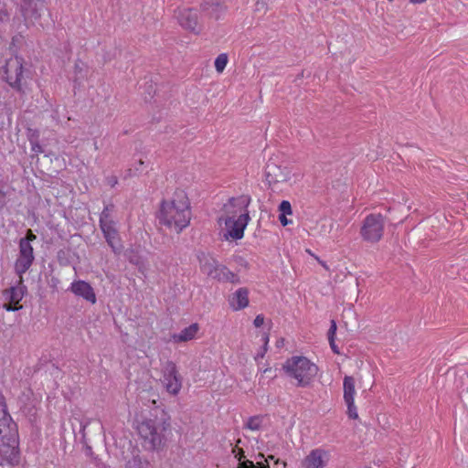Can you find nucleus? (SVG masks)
Segmentation results:
<instances>
[{"instance_id":"1","label":"nucleus","mask_w":468,"mask_h":468,"mask_svg":"<svg viewBox=\"0 0 468 468\" xmlns=\"http://www.w3.org/2000/svg\"><path fill=\"white\" fill-rule=\"evenodd\" d=\"M159 224L180 233L191 219L190 202L184 190L175 191L171 200L161 203L158 213Z\"/></svg>"},{"instance_id":"2","label":"nucleus","mask_w":468,"mask_h":468,"mask_svg":"<svg viewBox=\"0 0 468 468\" xmlns=\"http://www.w3.org/2000/svg\"><path fill=\"white\" fill-rule=\"evenodd\" d=\"M250 201V196L242 195L229 198L224 205V222L228 228V232L225 234L226 239L231 237L234 239H240L243 237L244 229L250 220L248 207Z\"/></svg>"},{"instance_id":"3","label":"nucleus","mask_w":468,"mask_h":468,"mask_svg":"<svg viewBox=\"0 0 468 468\" xmlns=\"http://www.w3.org/2000/svg\"><path fill=\"white\" fill-rule=\"evenodd\" d=\"M170 428V422L162 416L154 419H144L139 423L137 431L144 440V447L148 450H158L165 445V432Z\"/></svg>"},{"instance_id":"4","label":"nucleus","mask_w":468,"mask_h":468,"mask_svg":"<svg viewBox=\"0 0 468 468\" xmlns=\"http://www.w3.org/2000/svg\"><path fill=\"white\" fill-rule=\"evenodd\" d=\"M286 374L297 380L298 387H309L318 373V367L305 356H292L284 363Z\"/></svg>"},{"instance_id":"5","label":"nucleus","mask_w":468,"mask_h":468,"mask_svg":"<svg viewBox=\"0 0 468 468\" xmlns=\"http://www.w3.org/2000/svg\"><path fill=\"white\" fill-rule=\"evenodd\" d=\"M385 218L381 214H369L363 220L360 235L365 241L378 242L384 233Z\"/></svg>"},{"instance_id":"6","label":"nucleus","mask_w":468,"mask_h":468,"mask_svg":"<svg viewBox=\"0 0 468 468\" xmlns=\"http://www.w3.org/2000/svg\"><path fill=\"white\" fill-rule=\"evenodd\" d=\"M23 63L24 59L16 56L7 59L3 67V79L17 91H22Z\"/></svg>"},{"instance_id":"7","label":"nucleus","mask_w":468,"mask_h":468,"mask_svg":"<svg viewBox=\"0 0 468 468\" xmlns=\"http://www.w3.org/2000/svg\"><path fill=\"white\" fill-rule=\"evenodd\" d=\"M18 439L16 423L7 411V406L3 396H0V441Z\"/></svg>"},{"instance_id":"8","label":"nucleus","mask_w":468,"mask_h":468,"mask_svg":"<svg viewBox=\"0 0 468 468\" xmlns=\"http://www.w3.org/2000/svg\"><path fill=\"white\" fill-rule=\"evenodd\" d=\"M35 260L34 250L27 241H19V253L15 263V271L18 276L26 273Z\"/></svg>"},{"instance_id":"9","label":"nucleus","mask_w":468,"mask_h":468,"mask_svg":"<svg viewBox=\"0 0 468 468\" xmlns=\"http://www.w3.org/2000/svg\"><path fill=\"white\" fill-rule=\"evenodd\" d=\"M164 383L167 392L176 395L182 387V378L176 366L172 361H166L163 367Z\"/></svg>"},{"instance_id":"10","label":"nucleus","mask_w":468,"mask_h":468,"mask_svg":"<svg viewBox=\"0 0 468 468\" xmlns=\"http://www.w3.org/2000/svg\"><path fill=\"white\" fill-rule=\"evenodd\" d=\"M19 439L0 441V465H16L19 463Z\"/></svg>"},{"instance_id":"11","label":"nucleus","mask_w":468,"mask_h":468,"mask_svg":"<svg viewBox=\"0 0 468 468\" xmlns=\"http://www.w3.org/2000/svg\"><path fill=\"white\" fill-rule=\"evenodd\" d=\"M177 19L181 27L185 29L198 33L200 30L198 25L197 11L193 8H183L178 10Z\"/></svg>"},{"instance_id":"12","label":"nucleus","mask_w":468,"mask_h":468,"mask_svg":"<svg viewBox=\"0 0 468 468\" xmlns=\"http://www.w3.org/2000/svg\"><path fill=\"white\" fill-rule=\"evenodd\" d=\"M45 9V3L43 0H23L21 5V11L26 20L36 21L37 20Z\"/></svg>"},{"instance_id":"13","label":"nucleus","mask_w":468,"mask_h":468,"mask_svg":"<svg viewBox=\"0 0 468 468\" xmlns=\"http://www.w3.org/2000/svg\"><path fill=\"white\" fill-rule=\"evenodd\" d=\"M27 286L24 284L23 275L19 276V281L16 286H11L10 288L3 292V297L6 302H10L20 305L19 303L23 299L27 292Z\"/></svg>"},{"instance_id":"14","label":"nucleus","mask_w":468,"mask_h":468,"mask_svg":"<svg viewBox=\"0 0 468 468\" xmlns=\"http://www.w3.org/2000/svg\"><path fill=\"white\" fill-rule=\"evenodd\" d=\"M100 227L101 229V231L104 235L107 243L112 248V251L116 254L120 253L122 249V246L121 244L118 232L114 228V224H104Z\"/></svg>"},{"instance_id":"15","label":"nucleus","mask_w":468,"mask_h":468,"mask_svg":"<svg viewBox=\"0 0 468 468\" xmlns=\"http://www.w3.org/2000/svg\"><path fill=\"white\" fill-rule=\"evenodd\" d=\"M266 180L269 185L286 182L290 179V172L286 170V168L282 169L281 166H278L274 164H270L267 165V170L265 173Z\"/></svg>"},{"instance_id":"16","label":"nucleus","mask_w":468,"mask_h":468,"mask_svg":"<svg viewBox=\"0 0 468 468\" xmlns=\"http://www.w3.org/2000/svg\"><path fill=\"white\" fill-rule=\"evenodd\" d=\"M70 291L74 294L84 298L86 301L90 302L91 303H95L96 302V295L92 287L90 285V283L84 281H77L72 282Z\"/></svg>"},{"instance_id":"17","label":"nucleus","mask_w":468,"mask_h":468,"mask_svg":"<svg viewBox=\"0 0 468 468\" xmlns=\"http://www.w3.org/2000/svg\"><path fill=\"white\" fill-rule=\"evenodd\" d=\"M203 11L208 12L210 16L218 19L219 15L227 9L226 0H204L201 4Z\"/></svg>"},{"instance_id":"18","label":"nucleus","mask_w":468,"mask_h":468,"mask_svg":"<svg viewBox=\"0 0 468 468\" xmlns=\"http://www.w3.org/2000/svg\"><path fill=\"white\" fill-rule=\"evenodd\" d=\"M324 452L320 449L313 450L303 460V465L305 468H323L324 462L323 455Z\"/></svg>"},{"instance_id":"19","label":"nucleus","mask_w":468,"mask_h":468,"mask_svg":"<svg viewBox=\"0 0 468 468\" xmlns=\"http://www.w3.org/2000/svg\"><path fill=\"white\" fill-rule=\"evenodd\" d=\"M249 291L247 288H239L233 293L232 298L229 300L230 305L235 310H241L249 304Z\"/></svg>"},{"instance_id":"20","label":"nucleus","mask_w":468,"mask_h":468,"mask_svg":"<svg viewBox=\"0 0 468 468\" xmlns=\"http://www.w3.org/2000/svg\"><path fill=\"white\" fill-rule=\"evenodd\" d=\"M344 388V399L346 404L352 405L354 401L355 390V379L353 377L346 376L343 383Z\"/></svg>"},{"instance_id":"21","label":"nucleus","mask_w":468,"mask_h":468,"mask_svg":"<svg viewBox=\"0 0 468 468\" xmlns=\"http://www.w3.org/2000/svg\"><path fill=\"white\" fill-rule=\"evenodd\" d=\"M198 331L197 324H192L188 327L183 329L179 334L174 335L173 338L176 342H186L195 337Z\"/></svg>"},{"instance_id":"22","label":"nucleus","mask_w":468,"mask_h":468,"mask_svg":"<svg viewBox=\"0 0 468 468\" xmlns=\"http://www.w3.org/2000/svg\"><path fill=\"white\" fill-rule=\"evenodd\" d=\"M128 261L138 267L141 272L146 270L144 260L139 255L135 250H128L125 253Z\"/></svg>"},{"instance_id":"23","label":"nucleus","mask_w":468,"mask_h":468,"mask_svg":"<svg viewBox=\"0 0 468 468\" xmlns=\"http://www.w3.org/2000/svg\"><path fill=\"white\" fill-rule=\"evenodd\" d=\"M200 264L202 271L209 277L216 270L218 262L212 257L204 256L200 259Z\"/></svg>"},{"instance_id":"24","label":"nucleus","mask_w":468,"mask_h":468,"mask_svg":"<svg viewBox=\"0 0 468 468\" xmlns=\"http://www.w3.org/2000/svg\"><path fill=\"white\" fill-rule=\"evenodd\" d=\"M149 463L143 460L139 455H133L125 463V468H148Z\"/></svg>"},{"instance_id":"25","label":"nucleus","mask_w":468,"mask_h":468,"mask_svg":"<svg viewBox=\"0 0 468 468\" xmlns=\"http://www.w3.org/2000/svg\"><path fill=\"white\" fill-rule=\"evenodd\" d=\"M113 205H109L104 207L102 212L100 215V226L101 225H108V224H114L113 220L112 219L111 213L113 209Z\"/></svg>"},{"instance_id":"26","label":"nucleus","mask_w":468,"mask_h":468,"mask_svg":"<svg viewBox=\"0 0 468 468\" xmlns=\"http://www.w3.org/2000/svg\"><path fill=\"white\" fill-rule=\"evenodd\" d=\"M261 421H262L261 416L250 417L246 423V428H248L251 431H258L261 429Z\"/></svg>"},{"instance_id":"27","label":"nucleus","mask_w":468,"mask_h":468,"mask_svg":"<svg viewBox=\"0 0 468 468\" xmlns=\"http://www.w3.org/2000/svg\"><path fill=\"white\" fill-rule=\"evenodd\" d=\"M228 63V56L225 53L219 54L215 59V68L218 72H222Z\"/></svg>"},{"instance_id":"28","label":"nucleus","mask_w":468,"mask_h":468,"mask_svg":"<svg viewBox=\"0 0 468 468\" xmlns=\"http://www.w3.org/2000/svg\"><path fill=\"white\" fill-rule=\"evenodd\" d=\"M226 266L220 265L218 263L216 267V270L212 272V274L209 277L218 281H221L222 279H224V271H226Z\"/></svg>"},{"instance_id":"29","label":"nucleus","mask_w":468,"mask_h":468,"mask_svg":"<svg viewBox=\"0 0 468 468\" xmlns=\"http://www.w3.org/2000/svg\"><path fill=\"white\" fill-rule=\"evenodd\" d=\"M269 0H257L254 6V12L259 14H265L268 10Z\"/></svg>"},{"instance_id":"30","label":"nucleus","mask_w":468,"mask_h":468,"mask_svg":"<svg viewBox=\"0 0 468 468\" xmlns=\"http://www.w3.org/2000/svg\"><path fill=\"white\" fill-rule=\"evenodd\" d=\"M279 211L281 212V214L283 215H292V209L291 203L287 200L282 201L281 204L279 205Z\"/></svg>"},{"instance_id":"31","label":"nucleus","mask_w":468,"mask_h":468,"mask_svg":"<svg viewBox=\"0 0 468 468\" xmlns=\"http://www.w3.org/2000/svg\"><path fill=\"white\" fill-rule=\"evenodd\" d=\"M27 139L30 143L39 141V131L37 129L28 128L27 133Z\"/></svg>"},{"instance_id":"32","label":"nucleus","mask_w":468,"mask_h":468,"mask_svg":"<svg viewBox=\"0 0 468 468\" xmlns=\"http://www.w3.org/2000/svg\"><path fill=\"white\" fill-rule=\"evenodd\" d=\"M224 271H225L224 279H222L221 281L230 282L232 283L239 282V277L235 273L230 271L228 268Z\"/></svg>"},{"instance_id":"33","label":"nucleus","mask_w":468,"mask_h":468,"mask_svg":"<svg viewBox=\"0 0 468 468\" xmlns=\"http://www.w3.org/2000/svg\"><path fill=\"white\" fill-rule=\"evenodd\" d=\"M263 341H264V345H263L261 350L255 356V360H258L259 358H263L265 356V353L268 350V343H269V335L268 334L264 335Z\"/></svg>"},{"instance_id":"34","label":"nucleus","mask_w":468,"mask_h":468,"mask_svg":"<svg viewBox=\"0 0 468 468\" xmlns=\"http://www.w3.org/2000/svg\"><path fill=\"white\" fill-rule=\"evenodd\" d=\"M3 308L7 312H15L22 309V305H17L16 303L6 302L3 304Z\"/></svg>"},{"instance_id":"35","label":"nucleus","mask_w":468,"mask_h":468,"mask_svg":"<svg viewBox=\"0 0 468 468\" xmlns=\"http://www.w3.org/2000/svg\"><path fill=\"white\" fill-rule=\"evenodd\" d=\"M346 406H347V414H348L349 418L357 419L358 415H357L356 408L355 406L354 401H352V405L346 404Z\"/></svg>"},{"instance_id":"36","label":"nucleus","mask_w":468,"mask_h":468,"mask_svg":"<svg viewBox=\"0 0 468 468\" xmlns=\"http://www.w3.org/2000/svg\"><path fill=\"white\" fill-rule=\"evenodd\" d=\"M37 239V236L33 233V231L31 229H27V233H26V236L22 239H20L19 241H27L28 243L31 244L32 241L36 240Z\"/></svg>"},{"instance_id":"37","label":"nucleus","mask_w":468,"mask_h":468,"mask_svg":"<svg viewBox=\"0 0 468 468\" xmlns=\"http://www.w3.org/2000/svg\"><path fill=\"white\" fill-rule=\"evenodd\" d=\"M336 329H337V326H336L335 321V320H331L330 328H329L328 334H327L328 335V339L335 338Z\"/></svg>"},{"instance_id":"38","label":"nucleus","mask_w":468,"mask_h":468,"mask_svg":"<svg viewBox=\"0 0 468 468\" xmlns=\"http://www.w3.org/2000/svg\"><path fill=\"white\" fill-rule=\"evenodd\" d=\"M239 468H256V465L252 461L245 460L243 462H239Z\"/></svg>"},{"instance_id":"39","label":"nucleus","mask_w":468,"mask_h":468,"mask_svg":"<svg viewBox=\"0 0 468 468\" xmlns=\"http://www.w3.org/2000/svg\"><path fill=\"white\" fill-rule=\"evenodd\" d=\"M30 145H31V149L33 152H35L37 154L43 153V148L40 145L39 141L30 143Z\"/></svg>"},{"instance_id":"40","label":"nucleus","mask_w":468,"mask_h":468,"mask_svg":"<svg viewBox=\"0 0 468 468\" xmlns=\"http://www.w3.org/2000/svg\"><path fill=\"white\" fill-rule=\"evenodd\" d=\"M263 323H264V317H263V315H262V314H258V315L255 317L254 322H253V324H254V325H255L256 327H260V326H261V325L263 324Z\"/></svg>"},{"instance_id":"41","label":"nucleus","mask_w":468,"mask_h":468,"mask_svg":"<svg viewBox=\"0 0 468 468\" xmlns=\"http://www.w3.org/2000/svg\"><path fill=\"white\" fill-rule=\"evenodd\" d=\"M263 374L267 375L270 378H275L277 377L276 369L272 370L271 367L265 368Z\"/></svg>"},{"instance_id":"42","label":"nucleus","mask_w":468,"mask_h":468,"mask_svg":"<svg viewBox=\"0 0 468 468\" xmlns=\"http://www.w3.org/2000/svg\"><path fill=\"white\" fill-rule=\"evenodd\" d=\"M279 220L281 222V224L282 226H287L288 224H290L292 221L289 220L287 218H286V215H283V214H280L279 215Z\"/></svg>"},{"instance_id":"43","label":"nucleus","mask_w":468,"mask_h":468,"mask_svg":"<svg viewBox=\"0 0 468 468\" xmlns=\"http://www.w3.org/2000/svg\"><path fill=\"white\" fill-rule=\"evenodd\" d=\"M328 341H329V344H330V346H331L333 352L335 354H339L338 347L335 343V338H332V339L330 338V339H328Z\"/></svg>"},{"instance_id":"44","label":"nucleus","mask_w":468,"mask_h":468,"mask_svg":"<svg viewBox=\"0 0 468 468\" xmlns=\"http://www.w3.org/2000/svg\"><path fill=\"white\" fill-rule=\"evenodd\" d=\"M236 458L239 459V461H241L243 458H245V452L243 451V449H239L238 450V453L236 454Z\"/></svg>"},{"instance_id":"45","label":"nucleus","mask_w":468,"mask_h":468,"mask_svg":"<svg viewBox=\"0 0 468 468\" xmlns=\"http://www.w3.org/2000/svg\"><path fill=\"white\" fill-rule=\"evenodd\" d=\"M334 225H335V223H334L332 220H330V223H329V225H328V228L326 229V228H325V225H323V226H322V229H323L324 231H326V232H330V231L332 230V229L334 228Z\"/></svg>"},{"instance_id":"46","label":"nucleus","mask_w":468,"mask_h":468,"mask_svg":"<svg viewBox=\"0 0 468 468\" xmlns=\"http://www.w3.org/2000/svg\"><path fill=\"white\" fill-rule=\"evenodd\" d=\"M255 465H256V468H269V465L265 464L263 463H257Z\"/></svg>"},{"instance_id":"47","label":"nucleus","mask_w":468,"mask_h":468,"mask_svg":"<svg viewBox=\"0 0 468 468\" xmlns=\"http://www.w3.org/2000/svg\"><path fill=\"white\" fill-rule=\"evenodd\" d=\"M427 0H410V2L412 3V4H421V3H424Z\"/></svg>"},{"instance_id":"48","label":"nucleus","mask_w":468,"mask_h":468,"mask_svg":"<svg viewBox=\"0 0 468 468\" xmlns=\"http://www.w3.org/2000/svg\"><path fill=\"white\" fill-rule=\"evenodd\" d=\"M5 193L0 188V200H5Z\"/></svg>"},{"instance_id":"49","label":"nucleus","mask_w":468,"mask_h":468,"mask_svg":"<svg viewBox=\"0 0 468 468\" xmlns=\"http://www.w3.org/2000/svg\"><path fill=\"white\" fill-rule=\"evenodd\" d=\"M284 344V339L283 338H281L277 341V346L280 347V346H282Z\"/></svg>"},{"instance_id":"50","label":"nucleus","mask_w":468,"mask_h":468,"mask_svg":"<svg viewBox=\"0 0 468 468\" xmlns=\"http://www.w3.org/2000/svg\"><path fill=\"white\" fill-rule=\"evenodd\" d=\"M110 184L112 185V186H114L117 184V179L115 177L112 178L110 180Z\"/></svg>"},{"instance_id":"51","label":"nucleus","mask_w":468,"mask_h":468,"mask_svg":"<svg viewBox=\"0 0 468 468\" xmlns=\"http://www.w3.org/2000/svg\"><path fill=\"white\" fill-rule=\"evenodd\" d=\"M319 262H320V264H321L324 268L327 269V266H326V264H325L324 261H319Z\"/></svg>"},{"instance_id":"52","label":"nucleus","mask_w":468,"mask_h":468,"mask_svg":"<svg viewBox=\"0 0 468 468\" xmlns=\"http://www.w3.org/2000/svg\"><path fill=\"white\" fill-rule=\"evenodd\" d=\"M5 205V200H0V208Z\"/></svg>"},{"instance_id":"53","label":"nucleus","mask_w":468,"mask_h":468,"mask_svg":"<svg viewBox=\"0 0 468 468\" xmlns=\"http://www.w3.org/2000/svg\"><path fill=\"white\" fill-rule=\"evenodd\" d=\"M144 165V161L140 160L139 161V165Z\"/></svg>"},{"instance_id":"54","label":"nucleus","mask_w":468,"mask_h":468,"mask_svg":"<svg viewBox=\"0 0 468 468\" xmlns=\"http://www.w3.org/2000/svg\"><path fill=\"white\" fill-rule=\"evenodd\" d=\"M268 458H269V460H271V459H273V456L270 455Z\"/></svg>"}]
</instances>
